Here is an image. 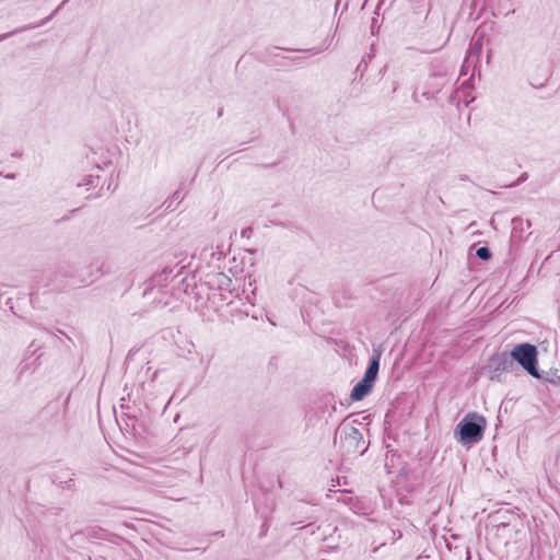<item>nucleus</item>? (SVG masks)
<instances>
[{"label": "nucleus", "mask_w": 560, "mask_h": 560, "mask_svg": "<svg viewBox=\"0 0 560 560\" xmlns=\"http://www.w3.org/2000/svg\"><path fill=\"white\" fill-rule=\"evenodd\" d=\"M487 427V420L477 412H468L458 422L454 435L463 446H470L482 440Z\"/></svg>", "instance_id": "1"}, {"label": "nucleus", "mask_w": 560, "mask_h": 560, "mask_svg": "<svg viewBox=\"0 0 560 560\" xmlns=\"http://www.w3.org/2000/svg\"><path fill=\"white\" fill-rule=\"evenodd\" d=\"M340 440L341 448L347 455H363L369 447L363 434L351 423L342 422L336 430L335 443Z\"/></svg>", "instance_id": "2"}, {"label": "nucleus", "mask_w": 560, "mask_h": 560, "mask_svg": "<svg viewBox=\"0 0 560 560\" xmlns=\"http://www.w3.org/2000/svg\"><path fill=\"white\" fill-rule=\"evenodd\" d=\"M380 361L381 352L374 350L363 378L359 381L351 390L350 398L352 401H360L371 393L378 375Z\"/></svg>", "instance_id": "3"}, {"label": "nucleus", "mask_w": 560, "mask_h": 560, "mask_svg": "<svg viewBox=\"0 0 560 560\" xmlns=\"http://www.w3.org/2000/svg\"><path fill=\"white\" fill-rule=\"evenodd\" d=\"M511 357L514 362H517L530 376L535 378L542 377L538 369V350L537 347L523 342L514 346L511 350Z\"/></svg>", "instance_id": "4"}, {"label": "nucleus", "mask_w": 560, "mask_h": 560, "mask_svg": "<svg viewBox=\"0 0 560 560\" xmlns=\"http://www.w3.org/2000/svg\"><path fill=\"white\" fill-rule=\"evenodd\" d=\"M514 363L511 353L502 352L497 353L490 358L489 369L492 372H509L513 369Z\"/></svg>", "instance_id": "5"}, {"label": "nucleus", "mask_w": 560, "mask_h": 560, "mask_svg": "<svg viewBox=\"0 0 560 560\" xmlns=\"http://www.w3.org/2000/svg\"><path fill=\"white\" fill-rule=\"evenodd\" d=\"M69 0H63L47 18L43 19L42 21L37 22V23H33V24H27V25H24V26H21V27H18L11 32H8V33H4V34H1L0 35V42L11 37L12 35L14 34H18V33H22V32H25V31H28V30H33V28H37V27H40L43 25H45L46 23H48L54 16L55 14L62 8V5L68 2Z\"/></svg>", "instance_id": "6"}, {"label": "nucleus", "mask_w": 560, "mask_h": 560, "mask_svg": "<svg viewBox=\"0 0 560 560\" xmlns=\"http://www.w3.org/2000/svg\"><path fill=\"white\" fill-rule=\"evenodd\" d=\"M69 0H63L47 18L43 19L42 21L37 22V23H33V24H27V25H24V26H21V27H18L11 32H8V33H4V34H1L0 35V42L11 37L12 35L14 34H18V33H22V32H25V31H28V30H33V28H37V27H40L43 25H45L46 23H48L54 16L55 14L62 8V5L68 2Z\"/></svg>", "instance_id": "7"}, {"label": "nucleus", "mask_w": 560, "mask_h": 560, "mask_svg": "<svg viewBox=\"0 0 560 560\" xmlns=\"http://www.w3.org/2000/svg\"><path fill=\"white\" fill-rule=\"evenodd\" d=\"M530 226L532 223L529 220L516 217L512 220V234L517 236V234H522L525 231V228L529 229Z\"/></svg>", "instance_id": "8"}, {"label": "nucleus", "mask_w": 560, "mask_h": 560, "mask_svg": "<svg viewBox=\"0 0 560 560\" xmlns=\"http://www.w3.org/2000/svg\"><path fill=\"white\" fill-rule=\"evenodd\" d=\"M481 51H482V44L480 43V40L478 39L476 42H472L470 44V47L468 49V55L466 56V58H469V60H471L476 63L479 59Z\"/></svg>", "instance_id": "9"}, {"label": "nucleus", "mask_w": 560, "mask_h": 560, "mask_svg": "<svg viewBox=\"0 0 560 560\" xmlns=\"http://www.w3.org/2000/svg\"><path fill=\"white\" fill-rule=\"evenodd\" d=\"M213 281L219 290H228L232 283L231 278L223 272L214 275Z\"/></svg>", "instance_id": "10"}, {"label": "nucleus", "mask_w": 560, "mask_h": 560, "mask_svg": "<svg viewBox=\"0 0 560 560\" xmlns=\"http://www.w3.org/2000/svg\"><path fill=\"white\" fill-rule=\"evenodd\" d=\"M174 268L173 267H164L163 270L160 273L153 275L150 278V282L152 284H161V278L164 277L165 281H168V278L171 275H173Z\"/></svg>", "instance_id": "11"}, {"label": "nucleus", "mask_w": 560, "mask_h": 560, "mask_svg": "<svg viewBox=\"0 0 560 560\" xmlns=\"http://www.w3.org/2000/svg\"><path fill=\"white\" fill-rule=\"evenodd\" d=\"M540 373L542 374V377H539L538 380L551 383L553 385L560 384V375H558L557 372L549 371V372H540Z\"/></svg>", "instance_id": "12"}, {"label": "nucleus", "mask_w": 560, "mask_h": 560, "mask_svg": "<svg viewBox=\"0 0 560 560\" xmlns=\"http://www.w3.org/2000/svg\"><path fill=\"white\" fill-rule=\"evenodd\" d=\"M476 256L479 259H481L483 261H487V260H489L492 257V253H491L489 247L481 246V247L477 248Z\"/></svg>", "instance_id": "13"}, {"label": "nucleus", "mask_w": 560, "mask_h": 560, "mask_svg": "<svg viewBox=\"0 0 560 560\" xmlns=\"http://www.w3.org/2000/svg\"><path fill=\"white\" fill-rule=\"evenodd\" d=\"M98 178H100L98 176H93V175L86 176L82 179L81 183H79V186H85V185L96 186L95 180H98Z\"/></svg>", "instance_id": "14"}, {"label": "nucleus", "mask_w": 560, "mask_h": 560, "mask_svg": "<svg viewBox=\"0 0 560 560\" xmlns=\"http://www.w3.org/2000/svg\"><path fill=\"white\" fill-rule=\"evenodd\" d=\"M472 66L475 68V62L469 60V58H465L464 63L460 69V77L466 75L468 73V68Z\"/></svg>", "instance_id": "15"}, {"label": "nucleus", "mask_w": 560, "mask_h": 560, "mask_svg": "<svg viewBox=\"0 0 560 560\" xmlns=\"http://www.w3.org/2000/svg\"><path fill=\"white\" fill-rule=\"evenodd\" d=\"M162 207L164 208V211L171 212L176 209V206H174V201L168 197L163 203Z\"/></svg>", "instance_id": "16"}, {"label": "nucleus", "mask_w": 560, "mask_h": 560, "mask_svg": "<svg viewBox=\"0 0 560 560\" xmlns=\"http://www.w3.org/2000/svg\"><path fill=\"white\" fill-rule=\"evenodd\" d=\"M171 199L177 205L180 203L184 200V195L182 194L180 189L174 191L173 195L171 196Z\"/></svg>", "instance_id": "17"}, {"label": "nucleus", "mask_w": 560, "mask_h": 560, "mask_svg": "<svg viewBox=\"0 0 560 560\" xmlns=\"http://www.w3.org/2000/svg\"><path fill=\"white\" fill-rule=\"evenodd\" d=\"M94 280H95V278H93L92 275H89L88 278L80 277V279L78 281V284H80V285H89V284L93 283Z\"/></svg>", "instance_id": "18"}, {"label": "nucleus", "mask_w": 560, "mask_h": 560, "mask_svg": "<svg viewBox=\"0 0 560 560\" xmlns=\"http://www.w3.org/2000/svg\"><path fill=\"white\" fill-rule=\"evenodd\" d=\"M528 178L527 173H523L513 184H511V187L518 186L521 183L525 182Z\"/></svg>", "instance_id": "19"}, {"label": "nucleus", "mask_w": 560, "mask_h": 560, "mask_svg": "<svg viewBox=\"0 0 560 560\" xmlns=\"http://www.w3.org/2000/svg\"><path fill=\"white\" fill-rule=\"evenodd\" d=\"M366 66H368L366 60L363 58V59L359 62V65H358V67H357V71H361V72L363 73V71H365V69H366Z\"/></svg>", "instance_id": "20"}, {"label": "nucleus", "mask_w": 560, "mask_h": 560, "mask_svg": "<svg viewBox=\"0 0 560 560\" xmlns=\"http://www.w3.org/2000/svg\"><path fill=\"white\" fill-rule=\"evenodd\" d=\"M167 281L164 280V277L161 278V284H158L159 287L165 285ZM149 288H153L156 284H152L150 281L148 282Z\"/></svg>", "instance_id": "21"}, {"label": "nucleus", "mask_w": 560, "mask_h": 560, "mask_svg": "<svg viewBox=\"0 0 560 560\" xmlns=\"http://www.w3.org/2000/svg\"><path fill=\"white\" fill-rule=\"evenodd\" d=\"M510 523H511V520H510V518H509L508 521H501V522L498 524V527H506Z\"/></svg>", "instance_id": "22"}, {"label": "nucleus", "mask_w": 560, "mask_h": 560, "mask_svg": "<svg viewBox=\"0 0 560 560\" xmlns=\"http://www.w3.org/2000/svg\"><path fill=\"white\" fill-rule=\"evenodd\" d=\"M435 90L432 92V93H438L440 92L441 88L443 86V83L441 84H431Z\"/></svg>", "instance_id": "23"}, {"label": "nucleus", "mask_w": 560, "mask_h": 560, "mask_svg": "<svg viewBox=\"0 0 560 560\" xmlns=\"http://www.w3.org/2000/svg\"><path fill=\"white\" fill-rule=\"evenodd\" d=\"M444 75H445V73H442V72L433 73L432 79L443 78Z\"/></svg>", "instance_id": "24"}, {"label": "nucleus", "mask_w": 560, "mask_h": 560, "mask_svg": "<svg viewBox=\"0 0 560 560\" xmlns=\"http://www.w3.org/2000/svg\"><path fill=\"white\" fill-rule=\"evenodd\" d=\"M12 156H14V158H21V156H22V154H21V153H19V152H14V153H12Z\"/></svg>", "instance_id": "25"}, {"label": "nucleus", "mask_w": 560, "mask_h": 560, "mask_svg": "<svg viewBox=\"0 0 560 560\" xmlns=\"http://www.w3.org/2000/svg\"><path fill=\"white\" fill-rule=\"evenodd\" d=\"M72 481H73L72 478H69L68 480L65 481V483H67L68 487L70 488L71 487L70 482H72Z\"/></svg>", "instance_id": "26"}, {"label": "nucleus", "mask_w": 560, "mask_h": 560, "mask_svg": "<svg viewBox=\"0 0 560 560\" xmlns=\"http://www.w3.org/2000/svg\"><path fill=\"white\" fill-rule=\"evenodd\" d=\"M223 115V108L221 107L219 110H218V117H221Z\"/></svg>", "instance_id": "27"}, {"label": "nucleus", "mask_w": 560, "mask_h": 560, "mask_svg": "<svg viewBox=\"0 0 560 560\" xmlns=\"http://www.w3.org/2000/svg\"><path fill=\"white\" fill-rule=\"evenodd\" d=\"M5 177L10 178V179H13V178H15V175L14 174H8V175H5Z\"/></svg>", "instance_id": "28"}, {"label": "nucleus", "mask_w": 560, "mask_h": 560, "mask_svg": "<svg viewBox=\"0 0 560 560\" xmlns=\"http://www.w3.org/2000/svg\"><path fill=\"white\" fill-rule=\"evenodd\" d=\"M303 508H304V505H298V506H295V511H302Z\"/></svg>", "instance_id": "29"}, {"label": "nucleus", "mask_w": 560, "mask_h": 560, "mask_svg": "<svg viewBox=\"0 0 560 560\" xmlns=\"http://www.w3.org/2000/svg\"><path fill=\"white\" fill-rule=\"evenodd\" d=\"M300 59H302V57H294V58H292L293 61H298Z\"/></svg>", "instance_id": "30"}, {"label": "nucleus", "mask_w": 560, "mask_h": 560, "mask_svg": "<svg viewBox=\"0 0 560 560\" xmlns=\"http://www.w3.org/2000/svg\"><path fill=\"white\" fill-rule=\"evenodd\" d=\"M25 369H26V365H23V366L21 368L20 373L22 374V373L24 372V370H25Z\"/></svg>", "instance_id": "31"}, {"label": "nucleus", "mask_w": 560, "mask_h": 560, "mask_svg": "<svg viewBox=\"0 0 560 560\" xmlns=\"http://www.w3.org/2000/svg\"><path fill=\"white\" fill-rule=\"evenodd\" d=\"M242 235H248L247 230L242 231Z\"/></svg>", "instance_id": "32"}, {"label": "nucleus", "mask_w": 560, "mask_h": 560, "mask_svg": "<svg viewBox=\"0 0 560 560\" xmlns=\"http://www.w3.org/2000/svg\"><path fill=\"white\" fill-rule=\"evenodd\" d=\"M242 235H248L247 230L242 231Z\"/></svg>", "instance_id": "33"}, {"label": "nucleus", "mask_w": 560, "mask_h": 560, "mask_svg": "<svg viewBox=\"0 0 560 560\" xmlns=\"http://www.w3.org/2000/svg\"><path fill=\"white\" fill-rule=\"evenodd\" d=\"M279 487L282 488V481L278 479Z\"/></svg>", "instance_id": "34"}]
</instances>
